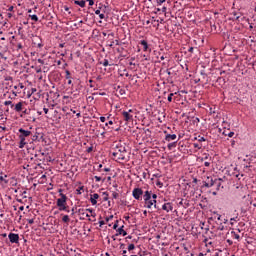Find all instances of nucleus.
Wrapping results in <instances>:
<instances>
[{"instance_id":"1","label":"nucleus","mask_w":256,"mask_h":256,"mask_svg":"<svg viewBox=\"0 0 256 256\" xmlns=\"http://www.w3.org/2000/svg\"><path fill=\"white\" fill-rule=\"evenodd\" d=\"M110 153L112 154L113 161L117 163L127 161V147L121 143L113 144Z\"/></svg>"},{"instance_id":"2","label":"nucleus","mask_w":256,"mask_h":256,"mask_svg":"<svg viewBox=\"0 0 256 256\" xmlns=\"http://www.w3.org/2000/svg\"><path fill=\"white\" fill-rule=\"evenodd\" d=\"M210 221H214L216 223L217 231H225V224H227V218L225 215H221L217 212H212L211 217L209 218Z\"/></svg>"},{"instance_id":"3","label":"nucleus","mask_w":256,"mask_h":256,"mask_svg":"<svg viewBox=\"0 0 256 256\" xmlns=\"http://www.w3.org/2000/svg\"><path fill=\"white\" fill-rule=\"evenodd\" d=\"M19 132V149H23L26 145L31 143V140H29V137L31 138V135H33V132L30 130H25L23 128L18 129Z\"/></svg>"},{"instance_id":"4","label":"nucleus","mask_w":256,"mask_h":256,"mask_svg":"<svg viewBox=\"0 0 256 256\" xmlns=\"http://www.w3.org/2000/svg\"><path fill=\"white\" fill-rule=\"evenodd\" d=\"M202 187H206V189H211L210 193H212V195H217V192L219 190H217V182L215 181V178H213V176H208L206 177L205 180H203V185Z\"/></svg>"},{"instance_id":"5","label":"nucleus","mask_w":256,"mask_h":256,"mask_svg":"<svg viewBox=\"0 0 256 256\" xmlns=\"http://www.w3.org/2000/svg\"><path fill=\"white\" fill-rule=\"evenodd\" d=\"M31 141L29 142V149H35V146L33 143H39L42 141L45 142V137L43 136V134L39 133V132H35L34 134L32 133V135L30 136Z\"/></svg>"},{"instance_id":"6","label":"nucleus","mask_w":256,"mask_h":256,"mask_svg":"<svg viewBox=\"0 0 256 256\" xmlns=\"http://www.w3.org/2000/svg\"><path fill=\"white\" fill-rule=\"evenodd\" d=\"M122 119L123 121H126V123H131L133 122V116L137 115L136 110L129 109V110H123L121 112Z\"/></svg>"},{"instance_id":"7","label":"nucleus","mask_w":256,"mask_h":256,"mask_svg":"<svg viewBox=\"0 0 256 256\" xmlns=\"http://www.w3.org/2000/svg\"><path fill=\"white\" fill-rule=\"evenodd\" d=\"M59 197L60 198L56 200V206L58 207V211L67 210V195L59 194Z\"/></svg>"},{"instance_id":"8","label":"nucleus","mask_w":256,"mask_h":256,"mask_svg":"<svg viewBox=\"0 0 256 256\" xmlns=\"http://www.w3.org/2000/svg\"><path fill=\"white\" fill-rule=\"evenodd\" d=\"M45 44H43V39H41V36H34L32 39V47L35 49H38V51H41Z\"/></svg>"},{"instance_id":"9","label":"nucleus","mask_w":256,"mask_h":256,"mask_svg":"<svg viewBox=\"0 0 256 256\" xmlns=\"http://www.w3.org/2000/svg\"><path fill=\"white\" fill-rule=\"evenodd\" d=\"M132 196L136 201H141L143 199V189L141 188H134L132 191Z\"/></svg>"},{"instance_id":"10","label":"nucleus","mask_w":256,"mask_h":256,"mask_svg":"<svg viewBox=\"0 0 256 256\" xmlns=\"http://www.w3.org/2000/svg\"><path fill=\"white\" fill-rule=\"evenodd\" d=\"M161 209H162V211H166V213H169L170 211H173V203L166 202L161 206L160 210Z\"/></svg>"},{"instance_id":"11","label":"nucleus","mask_w":256,"mask_h":256,"mask_svg":"<svg viewBox=\"0 0 256 256\" xmlns=\"http://www.w3.org/2000/svg\"><path fill=\"white\" fill-rule=\"evenodd\" d=\"M10 243H19V234H15L13 232H10L8 235Z\"/></svg>"},{"instance_id":"12","label":"nucleus","mask_w":256,"mask_h":256,"mask_svg":"<svg viewBox=\"0 0 256 256\" xmlns=\"http://www.w3.org/2000/svg\"><path fill=\"white\" fill-rule=\"evenodd\" d=\"M143 140L146 141L147 143H151L153 141V138H151V130H144Z\"/></svg>"},{"instance_id":"13","label":"nucleus","mask_w":256,"mask_h":256,"mask_svg":"<svg viewBox=\"0 0 256 256\" xmlns=\"http://www.w3.org/2000/svg\"><path fill=\"white\" fill-rule=\"evenodd\" d=\"M119 235H122L123 237H127V231H125V225L120 226L116 230V237H119Z\"/></svg>"},{"instance_id":"14","label":"nucleus","mask_w":256,"mask_h":256,"mask_svg":"<svg viewBox=\"0 0 256 256\" xmlns=\"http://www.w3.org/2000/svg\"><path fill=\"white\" fill-rule=\"evenodd\" d=\"M23 105H25V102H23V101L18 102V103L14 106V111H15L16 113H21V112L23 111V109H25V108L23 107Z\"/></svg>"},{"instance_id":"15","label":"nucleus","mask_w":256,"mask_h":256,"mask_svg":"<svg viewBox=\"0 0 256 256\" xmlns=\"http://www.w3.org/2000/svg\"><path fill=\"white\" fill-rule=\"evenodd\" d=\"M117 122L113 121V120H109L105 126L109 127V125H111L110 129H112L113 131H119L121 129V127L119 126H115L114 124H116Z\"/></svg>"},{"instance_id":"16","label":"nucleus","mask_w":256,"mask_h":256,"mask_svg":"<svg viewBox=\"0 0 256 256\" xmlns=\"http://www.w3.org/2000/svg\"><path fill=\"white\" fill-rule=\"evenodd\" d=\"M178 207H183L184 209H187V207H189V201L184 200L183 198H178Z\"/></svg>"},{"instance_id":"17","label":"nucleus","mask_w":256,"mask_h":256,"mask_svg":"<svg viewBox=\"0 0 256 256\" xmlns=\"http://www.w3.org/2000/svg\"><path fill=\"white\" fill-rule=\"evenodd\" d=\"M239 233H241V230H240V229H237V232L234 231V230H231V231H230L231 238H232V239H237L238 241H240L241 236L239 235Z\"/></svg>"},{"instance_id":"18","label":"nucleus","mask_w":256,"mask_h":256,"mask_svg":"<svg viewBox=\"0 0 256 256\" xmlns=\"http://www.w3.org/2000/svg\"><path fill=\"white\" fill-rule=\"evenodd\" d=\"M140 45H142L144 52L149 51V53H151V48H149V43L147 42V40H141Z\"/></svg>"},{"instance_id":"19","label":"nucleus","mask_w":256,"mask_h":256,"mask_svg":"<svg viewBox=\"0 0 256 256\" xmlns=\"http://www.w3.org/2000/svg\"><path fill=\"white\" fill-rule=\"evenodd\" d=\"M97 199H99V194L94 193L90 195V202L92 205H97Z\"/></svg>"},{"instance_id":"20","label":"nucleus","mask_w":256,"mask_h":256,"mask_svg":"<svg viewBox=\"0 0 256 256\" xmlns=\"http://www.w3.org/2000/svg\"><path fill=\"white\" fill-rule=\"evenodd\" d=\"M65 73H66L65 79L68 80V85H73V80H71L73 79V77L71 76V71L65 70Z\"/></svg>"},{"instance_id":"21","label":"nucleus","mask_w":256,"mask_h":256,"mask_svg":"<svg viewBox=\"0 0 256 256\" xmlns=\"http://www.w3.org/2000/svg\"><path fill=\"white\" fill-rule=\"evenodd\" d=\"M202 79H200L201 82L204 83V85H207L209 83V76H207V73L201 72Z\"/></svg>"},{"instance_id":"22","label":"nucleus","mask_w":256,"mask_h":256,"mask_svg":"<svg viewBox=\"0 0 256 256\" xmlns=\"http://www.w3.org/2000/svg\"><path fill=\"white\" fill-rule=\"evenodd\" d=\"M175 139H177L176 134H166L165 136V141H168V142L175 141Z\"/></svg>"},{"instance_id":"23","label":"nucleus","mask_w":256,"mask_h":256,"mask_svg":"<svg viewBox=\"0 0 256 256\" xmlns=\"http://www.w3.org/2000/svg\"><path fill=\"white\" fill-rule=\"evenodd\" d=\"M214 180L216 181V185H217V191H219L221 188L223 189V179L221 178H214Z\"/></svg>"},{"instance_id":"24","label":"nucleus","mask_w":256,"mask_h":256,"mask_svg":"<svg viewBox=\"0 0 256 256\" xmlns=\"http://www.w3.org/2000/svg\"><path fill=\"white\" fill-rule=\"evenodd\" d=\"M87 1L85 0H74V5H78L79 7H85Z\"/></svg>"},{"instance_id":"25","label":"nucleus","mask_w":256,"mask_h":256,"mask_svg":"<svg viewBox=\"0 0 256 256\" xmlns=\"http://www.w3.org/2000/svg\"><path fill=\"white\" fill-rule=\"evenodd\" d=\"M143 199H144V202L151 200V191L149 190L145 191L143 195Z\"/></svg>"},{"instance_id":"26","label":"nucleus","mask_w":256,"mask_h":256,"mask_svg":"<svg viewBox=\"0 0 256 256\" xmlns=\"http://www.w3.org/2000/svg\"><path fill=\"white\" fill-rule=\"evenodd\" d=\"M157 7H161L162 5H169V1L167 0H156Z\"/></svg>"},{"instance_id":"27","label":"nucleus","mask_w":256,"mask_h":256,"mask_svg":"<svg viewBox=\"0 0 256 256\" xmlns=\"http://www.w3.org/2000/svg\"><path fill=\"white\" fill-rule=\"evenodd\" d=\"M144 204H145L144 207H146L147 209H151V207H153V200L152 199L146 200Z\"/></svg>"},{"instance_id":"28","label":"nucleus","mask_w":256,"mask_h":256,"mask_svg":"<svg viewBox=\"0 0 256 256\" xmlns=\"http://www.w3.org/2000/svg\"><path fill=\"white\" fill-rule=\"evenodd\" d=\"M175 95H177V92H175V93L171 92L170 94H168V96H167L168 103L173 102V97H175Z\"/></svg>"},{"instance_id":"29","label":"nucleus","mask_w":256,"mask_h":256,"mask_svg":"<svg viewBox=\"0 0 256 256\" xmlns=\"http://www.w3.org/2000/svg\"><path fill=\"white\" fill-rule=\"evenodd\" d=\"M95 12V15H99L100 19H106L105 14L102 13L101 10H93Z\"/></svg>"},{"instance_id":"30","label":"nucleus","mask_w":256,"mask_h":256,"mask_svg":"<svg viewBox=\"0 0 256 256\" xmlns=\"http://www.w3.org/2000/svg\"><path fill=\"white\" fill-rule=\"evenodd\" d=\"M169 4H164L160 6V8H157V11H162V13H167V7Z\"/></svg>"},{"instance_id":"31","label":"nucleus","mask_w":256,"mask_h":256,"mask_svg":"<svg viewBox=\"0 0 256 256\" xmlns=\"http://www.w3.org/2000/svg\"><path fill=\"white\" fill-rule=\"evenodd\" d=\"M116 91L120 95H125V93H126L125 88H121V86H117Z\"/></svg>"},{"instance_id":"32","label":"nucleus","mask_w":256,"mask_h":256,"mask_svg":"<svg viewBox=\"0 0 256 256\" xmlns=\"http://www.w3.org/2000/svg\"><path fill=\"white\" fill-rule=\"evenodd\" d=\"M86 211H88V213L91 214V217H93V219H95V217H97V213H95L94 209L87 208Z\"/></svg>"},{"instance_id":"33","label":"nucleus","mask_w":256,"mask_h":256,"mask_svg":"<svg viewBox=\"0 0 256 256\" xmlns=\"http://www.w3.org/2000/svg\"><path fill=\"white\" fill-rule=\"evenodd\" d=\"M222 135H225V137H233L235 135V132L231 131L227 133V131L224 130L222 132Z\"/></svg>"},{"instance_id":"34","label":"nucleus","mask_w":256,"mask_h":256,"mask_svg":"<svg viewBox=\"0 0 256 256\" xmlns=\"http://www.w3.org/2000/svg\"><path fill=\"white\" fill-rule=\"evenodd\" d=\"M85 186H79L78 189H76V195H82V191H84Z\"/></svg>"},{"instance_id":"35","label":"nucleus","mask_w":256,"mask_h":256,"mask_svg":"<svg viewBox=\"0 0 256 256\" xmlns=\"http://www.w3.org/2000/svg\"><path fill=\"white\" fill-rule=\"evenodd\" d=\"M177 147V141L169 143L167 148L169 149V151H171V149Z\"/></svg>"},{"instance_id":"36","label":"nucleus","mask_w":256,"mask_h":256,"mask_svg":"<svg viewBox=\"0 0 256 256\" xmlns=\"http://www.w3.org/2000/svg\"><path fill=\"white\" fill-rule=\"evenodd\" d=\"M194 139L196 141H199V143H203V142L207 141V139H205V137L200 136V135L198 137H195Z\"/></svg>"},{"instance_id":"37","label":"nucleus","mask_w":256,"mask_h":256,"mask_svg":"<svg viewBox=\"0 0 256 256\" xmlns=\"http://www.w3.org/2000/svg\"><path fill=\"white\" fill-rule=\"evenodd\" d=\"M71 219L69 218V215H63L62 222L63 223H69Z\"/></svg>"},{"instance_id":"38","label":"nucleus","mask_w":256,"mask_h":256,"mask_svg":"<svg viewBox=\"0 0 256 256\" xmlns=\"http://www.w3.org/2000/svg\"><path fill=\"white\" fill-rule=\"evenodd\" d=\"M102 9H103V4H102V3H99V4H98V7H96V10H99V11L101 12ZM91 10H93V7H89V8H88V11H91Z\"/></svg>"},{"instance_id":"39","label":"nucleus","mask_w":256,"mask_h":256,"mask_svg":"<svg viewBox=\"0 0 256 256\" xmlns=\"http://www.w3.org/2000/svg\"><path fill=\"white\" fill-rule=\"evenodd\" d=\"M100 65H103V67H109V65H113V64H109V60L104 59L103 62H99Z\"/></svg>"},{"instance_id":"40","label":"nucleus","mask_w":256,"mask_h":256,"mask_svg":"<svg viewBox=\"0 0 256 256\" xmlns=\"http://www.w3.org/2000/svg\"><path fill=\"white\" fill-rule=\"evenodd\" d=\"M4 105L7 107L8 105H10L11 109H13V107H15V104H13V102L11 100L5 101Z\"/></svg>"},{"instance_id":"41","label":"nucleus","mask_w":256,"mask_h":256,"mask_svg":"<svg viewBox=\"0 0 256 256\" xmlns=\"http://www.w3.org/2000/svg\"><path fill=\"white\" fill-rule=\"evenodd\" d=\"M172 71V72H171ZM167 75H177L175 71H173V68H169L166 70Z\"/></svg>"},{"instance_id":"42","label":"nucleus","mask_w":256,"mask_h":256,"mask_svg":"<svg viewBox=\"0 0 256 256\" xmlns=\"http://www.w3.org/2000/svg\"><path fill=\"white\" fill-rule=\"evenodd\" d=\"M193 147H194V149H203V144H199V143H194L193 144Z\"/></svg>"},{"instance_id":"43","label":"nucleus","mask_w":256,"mask_h":256,"mask_svg":"<svg viewBox=\"0 0 256 256\" xmlns=\"http://www.w3.org/2000/svg\"><path fill=\"white\" fill-rule=\"evenodd\" d=\"M29 17H30V19H31L32 21H35V22L39 21V17H38L37 15H35V14L29 15Z\"/></svg>"},{"instance_id":"44","label":"nucleus","mask_w":256,"mask_h":256,"mask_svg":"<svg viewBox=\"0 0 256 256\" xmlns=\"http://www.w3.org/2000/svg\"><path fill=\"white\" fill-rule=\"evenodd\" d=\"M217 83H220V84H222V85H225V78H223V77H218V78H217Z\"/></svg>"},{"instance_id":"45","label":"nucleus","mask_w":256,"mask_h":256,"mask_svg":"<svg viewBox=\"0 0 256 256\" xmlns=\"http://www.w3.org/2000/svg\"><path fill=\"white\" fill-rule=\"evenodd\" d=\"M241 16H237V13H234V17L232 18V21H238V23L241 21Z\"/></svg>"},{"instance_id":"46","label":"nucleus","mask_w":256,"mask_h":256,"mask_svg":"<svg viewBox=\"0 0 256 256\" xmlns=\"http://www.w3.org/2000/svg\"><path fill=\"white\" fill-rule=\"evenodd\" d=\"M152 203H153L155 209H157L158 211H161V207H159V205H157V200H152Z\"/></svg>"},{"instance_id":"47","label":"nucleus","mask_w":256,"mask_h":256,"mask_svg":"<svg viewBox=\"0 0 256 256\" xmlns=\"http://www.w3.org/2000/svg\"><path fill=\"white\" fill-rule=\"evenodd\" d=\"M103 195H105L104 198H103V201H109V193L108 192H103Z\"/></svg>"},{"instance_id":"48","label":"nucleus","mask_w":256,"mask_h":256,"mask_svg":"<svg viewBox=\"0 0 256 256\" xmlns=\"http://www.w3.org/2000/svg\"><path fill=\"white\" fill-rule=\"evenodd\" d=\"M88 3L89 7H93L95 5V0H86Z\"/></svg>"},{"instance_id":"49","label":"nucleus","mask_w":256,"mask_h":256,"mask_svg":"<svg viewBox=\"0 0 256 256\" xmlns=\"http://www.w3.org/2000/svg\"><path fill=\"white\" fill-rule=\"evenodd\" d=\"M119 227V220H116L115 221V223H114V225H113V229L115 230V231H117V228Z\"/></svg>"},{"instance_id":"50","label":"nucleus","mask_w":256,"mask_h":256,"mask_svg":"<svg viewBox=\"0 0 256 256\" xmlns=\"http://www.w3.org/2000/svg\"><path fill=\"white\" fill-rule=\"evenodd\" d=\"M27 223H28L29 225H33V223H35V219H34V218H28V219H27Z\"/></svg>"},{"instance_id":"51","label":"nucleus","mask_w":256,"mask_h":256,"mask_svg":"<svg viewBox=\"0 0 256 256\" xmlns=\"http://www.w3.org/2000/svg\"><path fill=\"white\" fill-rule=\"evenodd\" d=\"M101 13H103L104 15L107 13V6L106 5L102 6Z\"/></svg>"},{"instance_id":"52","label":"nucleus","mask_w":256,"mask_h":256,"mask_svg":"<svg viewBox=\"0 0 256 256\" xmlns=\"http://www.w3.org/2000/svg\"><path fill=\"white\" fill-rule=\"evenodd\" d=\"M112 197H113V199H119V193L113 192Z\"/></svg>"},{"instance_id":"53","label":"nucleus","mask_w":256,"mask_h":256,"mask_svg":"<svg viewBox=\"0 0 256 256\" xmlns=\"http://www.w3.org/2000/svg\"><path fill=\"white\" fill-rule=\"evenodd\" d=\"M211 30L217 33V25L211 24Z\"/></svg>"},{"instance_id":"54","label":"nucleus","mask_w":256,"mask_h":256,"mask_svg":"<svg viewBox=\"0 0 256 256\" xmlns=\"http://www.w3.org/2000/svg\"><path fill=\"white\" fill-rule=\"evenodd\" d=\"M135 249V244H130L128 246V251H133Z\"/></svg>"},{"instance_id":"55","label":"nucleus","mask_w":256,"mask_h":256,"mask_svg":"<svg viewBox=\"0 0 256 256\" xmlns=\"http://www.w3.org/2000/svg\"><path fill=\"white\" fill-rule=\"evenodd\" d=\"M213 253H214L213 256H219L221 253V250H214Z\"/></svg>"},{"instance_id":"56","label":"nucleus","mask_w":256,"mask_h":256,"mask_svg":"<svg viewBox=\"0 0 256 256\" xmlns=\"http://www.w3.org/2000/svg\"><path fill=\"white\" fill-rule=\"evenodd\" d=\"M16 49H17V51H19V49H23V44L18 43V44L16 45Z\"/></svg>"},{"instance_id":"57","label":"nucleus","mask_w":256,"mask_h":256,"mask_svg":"<svg viewBox=\"0 0 256 256\" xmlns=\"http://www.w3.org/2000/svg\"><path fill=\"white\" fill-rule=\"evenodd\" d=\"M0 181H3L4 183H9V180L5 179V177L0 176Z\"/></svg>"},{"instance_id":"58","label":"nucleus","mask_w":256,"mask_h":256,"mask_svg":"<svg viewBox=\"0 0 256 256\" xmlns=\"http://www.w3.org/2000/svg\"><path fill=\"white\" fill-rule=\"evenodd\" d=\"M156 185H157V187H160V188H161V187H163V182H161V181L158 180V181L156 182Z\"/></svg>"},{"instance_id":"59","label":"nucleus","mask_w":256,"mask_h":256,"mask_svg":"<svg viewBox=\"0 0 256 256\" xmlns=\"http://www.w3.org/2000/svg\"><path fill=\"white\" fill-rule=\"evenodd\" d=\"M236 143H237V141L231 140V147H232L233 149H235Z\"/></svg>"},{"instance_id":"60","label":"nucleus","mask_w":256,"mask_h":256,"mask_svg":"<svg viewBox=\"0 0 256 256\" xmlns=\"http://www.w3.org/2000/svg\"><path fill=\"white\" fill-rule=\"evenodd\" d=\"M59 211H65L66 213H71V210L69 209V205L66 206V210H59Z\"/></svg>"},{"instance_id":"61","label":"nucleus","mask_w":256,"mask_h":256,"mask_svg":"<svg viewBox=\"0 0 256 256\" xmlns=\"http://www.w3.org/2000/svg\"><path fill=\"white\" fill-rule=\"evenodd\" d=\"M75 55H76V57H81V51L80 50H77L76 52H75Z\"/></svg>"},{"instance_id":"62","label":"nucleus","mask_w":256,"mask_h":256,"mask_svg":"<svg viewBox=\"0 0 256 256\" xmlns=\"http://www.w3.org/2000/svg\"><path fill=\"white\" fill-rule=\"evenodd\" d=\"M199 118H197V117H194V119H193V124L195 125V123H199Z\"/></svg>"},{"instance_id":"63","label":"nucleus","mask_w":256,"mask_h":256,"mask_svg":"<svg viewBox=\"0 0 256 256\" xmlns=\"http://www.w3.org/2000/svg\"><path fill=\"white\" fill-rule=\"evenodd\" d=\"M94 179L96 182H99V181H101V176H94Z\"/></svg>"},{"instance_id":"64","label":"nucleus","mask_w":256,"mask_h":256,"mask_svg":"<svg viewBox=\"0 0 256 256\" xmlns=\"http://www.w3.org/2000/svg\"><path fill=\"white\" fill-rule=\"evenodd\" d=\"M86 151H87L88 153H91V152L93 151V146L88 147Z\"/></svg>"}]
</instances>
